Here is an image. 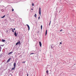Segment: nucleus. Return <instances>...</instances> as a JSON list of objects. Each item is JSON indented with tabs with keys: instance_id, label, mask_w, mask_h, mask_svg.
<instances>
[{
	"instance_id": "f257e3e1",
	"label": "nucleus",
	"mask_w": 76,
	"mask_h": 76,
	"mask_svg": "<svg viewBox=\"0 0 76 76\" xmlns=\"http://www.w3.org/2000/svg\"><path fill=\"white\" fill-rule=\"evenodd\" d=\"M39 14L40 15V16H41V7L39 8Z\"/></svg>"
},
{
	"instance_id": "f03ea898",
	"label": "nucleus",
	"mask_w": 76,
	"mask_h": 76,
	"mask_svg": "<svg viewBox=\"0 0 76 76\" xmlns=\"http://www.w3.org/2000/svg\"><path fill=\"white\" fill-rule=\"evenodd\" d=\"M18 44L20 45V42L19 41L18 42H17L16 44V45H17Z\"/></svg>"
},
{
	"instance_id": "7ed1b4c3",
	"label": "nucleus",
	"mask_w": 76,
	"mask_h": 76,
	"mask_svg": "<svg viewBox=\"0 0 76 76\" xmlns=\"http://www.w3.org/2000/svg\"><path fill=\"white\" fill-rule=\"evenodd\" d=\"M27 26V27L28 28V31H29V29H30V27H29V26L28 24L26 25Z\"/></svg>"
},
{
	"instance_id": "20e7f679",
	"label": "nucleus",
	"mask_w": 76,
	"mask_h": 76,
	"mask_svg": "<svg viewBox=\"0 0 76 76\" xmlns=\"http://www.w3.org/2000/svg\"><path fill=\"white\" fill-rule=\"evenodd\" d=\"M39 44L40 46L41 47V46L42 45V44L41 43V42H39Z\"/></svg>"
},
{
	"instance_id": "39448f33",
	"label": "nucleus",
	"mask_w": 76,
	"mask_h": 76,
	"mask_svg": "<svg viewBox=\"0 0 76 76\" xmlns=\"http://www.w3.org/2000/svg\"><path fill=\"white\" fill-rule=\"evenodd\" d=\"M14 35L15 37H17V34L16 33V31H15V32Z\"/></svg>"
},
{
	"instance_id": "423d86ee",
	"label": "nucleus",
	"mask_w": 76,
	"mask_h": 76,
	"mask_svg": "<svg viewBox=\"0 0 76 76\" xmlns=\"http://www.w3.org/2000/svg\"><path fill=\"white\" fill-rule=\"evenodd\" d=\"M13 66L14 67H16V63H15V62H14Z\"/></svg>"
},
{
	"instance_id": "0eeeda50",
	"label": "nucleus",
	"mask_w": 76,
	"mask_h": 76,
	"mask_svg": "<svg viewBox=\"0 0 76 76\" xmlns=\"http://www.w3.org/2000/svg\"><path fill=\"white\" fill-rule=\"evenodd\" d=\"M10 59H11V58H9V59H8V60L7 61V62L8 63V62H9V61H10Z\"/></svg>"
},
{
	"instance_id": "6e6552de",
	"label": "nucleus",
	"mask_w": 76,
	"mask_h": 76,
	"mask_svg": "<svg viewBox=\"0 0 76 76\" xmlns=\"http://www.w3.org/2000/svg\"><path fill=\"white\" fill-rule=\"evenodd\" d=\"M2 41L3 42H5V41H6V40H4L3 39H2Z\"/></svg>"
},
{
	"instance_id": "1a4fd4ad",
	"label": "nucleus",
	"mask_w": 76,
	"mask_h": 76,
	"mask_svg": "<svg viewBox=\"0 0 76 76\" xmlns=\"http://www.w3.org/2000/svg\"><path fill=\"white\" fill-rule=\"evenodd\" d=\"M54 45H51V48H54Z\"/></svg>"
},
{
	"instance_id": "9d476101",
	"label": "nucleus",
	"mask_w": 76,
	"mask_h": 76,
	"mask_svg": "<svg viewBox=\"0 0 76 76\" xmlns=\"http://www.w3.org/2000/svg\"><path fill=\"white\" fill-rule=\"evenodd\" d=\"M47 30H46V33H45L46 36V35H47Z\"/></svg>"
},
{
	"instance_id": "9b49d317",
	"label": "nucleus",
	"mask_w": 76,
	"mask_h": 76,
	"mask_svg": "<svg viewBox=\"0 0 76 76\" xmlns=\"http://www.w3.org/2000/svg\"><path fill=\"white\" fill-rule=\"evenodd\" d=\"M13 52H10V53H9L8 54V55H9L10 54H12V53Z\"/></svg>"
},
{
	"instance_id": "f8f14e48",
	"label": "nucleus",
	"mask_w": 76,
	"mask_h": 76,
	"mask_svg": "<svg viewBox=\"0 0 76 76\" xmlns=\"http://www.w3.org/2000/svg\"><path fill=\"white\" fill-rule=\"evenodd\" d=\"M15 67H14V68H12V69L11 70H13L15 69Z\"/></svg>"
},
{
	"instance_id": "ddd939ff",
	"label": "nucleus",
	"mask_w": 76,
	"mask_h": 76,
	"mask_svg": "<svg viewBox=\"0 0 76 76\" xmlns=\"http://www.w3.org/2000/svg\"><path fill=\"white\" fill-rule=\"evenodd\" d=\"M10 29V30H12V31L13 32H14V31H13V28H11Z\"/></svg>"
},
{
	"instance_id": "4468645a",
	"label": "nucleus",
	"mask_w": 76,
	"mask_h": 76,
	"mask_svg": "<svg viewBox=\"0 0 76 76\" xmlns=\"http://www.w3.org/2000/svg\"><path fill=\"white\" fill-rule=\"evenodd\" d=\"M4 17H5V15H4V16L3 17H1V18H4Z\"/></svg>"
},
{
	"instance_id": "2eb2a0df",
	"label": "nucleus",
	"mask_w": 76,
	"mask_h": 76,
	"mask_svg": "<svg viewBox=\"0 0 76 76\" xmlns=\"http://www.w3.org/2000/svg\"><path fill=\"white\" fill-rule=\"evenodd\" d=\"M34 17H35V18H37V14H35L34 15Z\"/></svg>"
},
{
	"instance_id": "dca6fc26",
	"label": "nucleus",
	"mask_w": 76,
	"mask_h": 76,
	"mask_svg": "<svg viewBox=\"0 0 76 76\" xmlns=\"http://www.w3.org/2000/svg\"><path fill=\"white\" fill-rule=\"evenodd\" d=\"M42 26L41 25V29L42 30Z\"/></svg>"
},
{
	"instance_id": "f3484780",
	"label": "nucleus",
	"mask_w": 76,
	"mask_h": 76,
	"mask_svg": "<svg viewBox=\"0 0 76 76\" xmlns=\"http://www.w3.org/2000/svg\"><path fill=\"white\" fill-rule=\"evenodd\" d=\"M32 6H34V3H32Z\"/></svg>"
},
{
	"instance_id": "a211bd4d",
	"label": "nucleus",
	"mask_w": 76,
	"mask_h": 76,
	"mask_svg": "<svg viewBox=\"0 0 76 76\" xmlns=\"http://www.w3.org/2000/svg\"><path fill=\"white\" fill-rule=\"evenodd\" d=\"M46 73L48 74V71H46Z\"/></svg>"
},
{
	"instance_id": "6ab92c4d",
	"label": "nucleus",
	"mask_w": 76,
	"mask_h": 76,
	"mask_svg": "<svg viewBox=\"0 0 76 76\" xmlns=\"http://www.w3.org/2000/svg\"><path fill=\"white\" fill-rule=\"evenodd\" d=\"M14 11V9H12V11L13 12Z\"/></svg>"
},
{
	"instance_id": "aec40b11",
	"label": "nucleus",
	"mask_w": 76,
	"mask_h": 76,
	"mask_svg": "<svg viewBox=\"0 0 76 76\" xmlns=\"http://www.w3.org/2000/svg\"><path fill=\"white\" fill-rule=\"evenodd\" d=\"M38 19H40V16L38 18Z\"/></svg>"
},
{
	"instance_id": "412c9836",
	"label": "nucleus",
	"mask_w": 76,
	"mask_h": 76,
	"mask_svg": "<svg viewBox=\"0 0 76 76\" xmlns=\"http://www.w3.org/2000/svg\"><path fill=\"white\" fill-rule=\"evenodd\" d=\"M50 23H51V21H50V23H49V26L50 25Z\"/></svg>"
},
{
	"instance_id": "4be33fe9",
	"label": "nucleus",
	"mask_w": 76,
	"mask_h": 76,
	"mask_svg": "<svg viewBox=\"0 0 76 76\" xmlns=\"http://www.w3.org/2000/svg\"><path fill=\"white\" fill-rule=\"evenodd\" d=\"M34 54V53H31L30 54L31 55V54Z\"/></svg>"
},
{
	"instance_id": "5701e85b",
	"label": "nucleus",
	"mask_w": 76,
	"mask_h": 76,
	"mask_svg": "<svg viewBox=\"0 0 76 76\" xmlns=\"http://www.w3.org/2000/svg\"><path fill=\"white\" fill-rule=\"evenodd\" d=\"M31 12H33V10H31Z\"/></svg>"
},
{
	"instance_id": "b1692460",
	"label": "nucleus",
	"mask_w": 76,
	"mask_h": 76,
	"mask_svg": "<svg viewBox=\"0 0 76 76\" xmlns=\"http://www.w3.org/2000/svg\"><path fill=\"white\" fill-rule=\"evenodd\" d=\"M60 44H62V42H60Z\"/></svg>"
},
{
	"instance_id": "393cba45",
	"label": "nucleus",
	"mask_w": 76,
	"mask_h": 76,
	"mask_svg": "<svg viewBox=\"0 0 76 76\" xmlns=\"http://www.w3.org/2000/svg\"><path fill=\"white\" fill-rule=\"evenodd\" d=\"M25 62H22V63H25Z\"/></svg>"
},
{
	"instance_id": "a878e982",
	"label": "nucleus",
	"mask_w": 76,
	"mask_h": 76,
	"mask_svg": "<svg viewBox=\"0 0 76 76\" xmlns=\"http://www.w3.org/2000/svg\"><path fill=\"white\" fill-rule=\"evenodd\" d=\"M31 10H33V8H31Z\"/></svg>"
},
{
	"instance_id": "bb28decb",
	"label": "nucleus",
	"mask_w": 76,
	"mask_h": 76,
	"mask_svg": "<svg viewBox=\"0 0 76 76\" xmlns=\"http://www.w3.org/2000/svg\"><path fill=\"white\" fill-rule=\"evenodd\" d=\"M62 30H60V32H61V31H62Z\"/></svg>"
},
{
	"instance_id": "cd10ccee",
	"label": "nucleus",
	"mask_w": 76,
	"mask_h": 76,
	"mask_svg": "<svg viewBox=\"0 0 76 76\" xmlns=\"http://www.w3.org/2000/svg\"><path fill=\"white\" fill-rule=\"evenodd\" d=\"M13 29H14V31H15V28H14Z\"/></svg>"
},
{
	"instance_id": "c85d7f7f",
	"label": "nucleus",
	"mask_w": 76,
	"mask_h": 76,
	"mask_svg": "<svg viewBox=\"0 0 76 76\" xmlns=\"http://www.w3.org/2000/svg\"><path fill=\"white\" fill-rule=\"evenodd\" d=\"M27 76H28V74H27Z\"/></svg>"
},
{
	"instance_id": "c756f323",
	"label": "nucleus",
	"mask_w": 76,
	"mask_h": 76,
	"mask_svg": "<svg viewBox=\"0 0 76 76\" xmlns=\"http://www.w3.org/2000/svg\"><path fill=\"white\" fill-rule=\"evenodd\" d=\"M60 0V1H61V0Z\"/></svg>"
}]
</instances>
